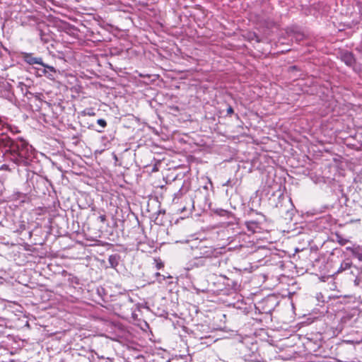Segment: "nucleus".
Wrapping results in <instances>:
<instances>
[{
    "instance_id": "obj_1",
    "label": "nucleus",
    "mask_w": 362,
    "mask_h": 362,
    "mask_svg": "<svg viewBox=\"0 0 362 362\" xmlns=\"http://www.w3.org/2000/svg\"><path fill=\"white\" fill-rule=\"evenodd\" d=\"M5 130H8L6 122L0 117V148H6V153L18 165H30L35 158V151L26 141L11 139Z\"/></svg>"
},
{
    "instance_id": "obj_2",
    "label": "nucleus",
    "mask_w": 362,
    "mask_h": 362,
    "mask_svg": "<svg viewBox=\"0 0 362 362\" xmlns=\"http://www.w3.org/2000/svg\"><path fill=\"white\" fill-rule=\"evenodd\" d=\"M278 305L276 296H268L255 304V310L261 314H271Z\"/></svg>"
},
{
    "instance_id": "obj_3",
    "label": "nucleus",
    "mask_w": 362,
    "mask_h": 362,
    "mask_svg": "<svg viewBox=\"0 0 362 362\" xmlns=\"http://www.w3.org/2000/svg\"><path fill=\"white\" fill-rule=\"evenodd\" d=\"M44 95L41 93H32L28 97V103L33 111L40 112L43 106L46 104V101L44 100Z\"/></svg>"
},
{
    "instance_id": "obj_4",
    "label": "nucleus",
    "mask_w": 362,
    "mask_h": 362,
    "mask_svg": "<svg viewBox=\"0 0 362 362\" xmlns=\"http://www.w3.org/2000/svg\"><path fill=\"white\" fill-rule=\"evenodd\" d=\"M168 275L161 274L160 273H154L156 281L159 284L165 286H172L173 284H176L177 278L170 276L169 273H165ZM155 280L153 281V282Z\"/></svg>"
},
{
    "instance_id": "obj_5",
    "label": "nucleus",
    "mask_w": 362,
    "mask_h": 362,
    "mask_svg": "<svg viewBox=\"0 0 362 362\" xmlns=\"http://www.w3.org/2000/svg\"><path fill=\"white\" fill-rule=\"evenodd\" d=\"M219 279L222 280V285L223 286L224 289L236 291L240 288V283L236 279H230L225 275L224 276H220Z\"/></svg>"
},
{
    "instance_id": "obj_6",
    "label": "nucleus",
    "mask_w": 362,
    "mask_h": 362,
    "mask_svg": "<svg viewBox=\"0 0 362 362\" xmlns=\"http://www.w3.org/2000/svg\"><path fill=\"white\" fill-rule=\"evenodd\" d=\"M21 57L24 62L27 63L29 65L43 64L42 57H34L33 53L23 52L21 53Z\"/></svg>"
},
{
    "instance_id": "obj_7",
    "label": "nucleus",
    "mask_w": 362,
    "mask_h": 362,
    "mask_svg": "<svg viewBox=\"0 0 362 362\" xmlns=\"http://www.w3.org/2000/svg\"><path fill=\"white\" fill-rule=\"evenodd\" d=\"M279 284L288 286H294L296 284V281L293 278H290L288 276L281 274L279 276L276 277V279L272 284V286H275Z\"/></svg>"
},
{
    "instance_id": "obj_8",
    "label": "nucleus",
    "mask_w": 362,
    "mask_h": 362,
    "mask_svg": "<svg viewBox=\"0 0 362 362\" xmlns=\"http://www.w3.org/2000/svg\"><path fill=\"white\" fill-rule=\"evenodd\" d=\"M341 59L349 66H354L356 63L354 54L349 51H345L341 54Z\"/></svg>"
},
{
    "instance_id": "obj_9",
    "label": "nucleus",
    "mask_w": 362,
    "mask_h": 362,
    "mask_svg": "<svg viewBox=\"0 0 362 362\" xmlns=\"http://www.w3.org/2000/svg\"><path fill=\"white\" fill-rule=\"evenodd\" d=\"M220 276H224V275L221 274L219 275H216L215 273H213L209 276L208 281L214 284L215 288L217 291H223L224 287L222 285V280L219 279Z\"/></svg>"
},
{
    "instance_id": "obj_10",
    "label": "nucleus",
    "mask_w": 362,
    "mask_h": 362,
    "mask_svg": "<svg viewBox=\"0 0 362 362\" xmlns=\"http://www.w3.org/2000/svg\"><path fill=\"white\" fill-rule=\"evenodd\" d=\"M189 188V184L188 182L185 181L183 182L182 186L180 189L177 193L175 194L173 198V202L175 204L177 203V200L182 196L184 194L187 193Z\"/></svg>"
},
{
    "instance_id": "obj_11",
    "label": "nucleus",
    "mask_w": 362,
    "mask_h": 362,
    "mask_svg": "<svg viewBox=\"0 0 362 362\" xmlns=\"http://www.w3.org/2000/svg\"><path fill=\"white\" fill-rule=\"evenodd\" d=\"M110 268L117 270V266L120 262V256L118 254L111 255L108 257Z\"/></svg>"
},
{
    "instance_id": "obj_12",
    "label": "nucleus",
    "mask_w": 362,
    "mask_h": 362,
    "mask_svg": "<svg viewBox=\"0 0 362 362\" xmlns=\"http://www.w3.org/2000/svg\"><path fill=\"white\" fill-rule=\"evenodd\" d=\"M346 249L350 251L355 257L362 261V246L353 245L352 247H347Z\"/></svg>"
},
{
    "instance_id": "obj_13",
    "label": "nucleus",
    "mask_w": 362,
    "mask_h": 362,
    "mask_svg": "<svg viewBox=\"0 0 362 362\" xmlns=\"http://www.w3.org/2000/svg\"><path fill=\"white\" fill-rule=\"evenodd\" d=\"M316 276H317L318 279L320 281H322V282H325V281H330L332 282V285L331 286L329 287V288L331 290H334L335 288H336V286H335V284L334 282V274H332V275H318L317 274H316Z\"/></svg>"
},
{
    "instance_id": "obj_14",
    "label": "nucleus",
    "mask_w": 362,
    "mask_h": 362,
    "mask_svg": "<svg viewBox=\"0 0 362 362\" xmlns=\"http://www.w3.org/2000/svg\"><path fill=\"white\" fill-rule=\"evenodd\" d=\"M245 226L249 231L255 233L257 230H259V223L256 221H248L245 222Z\"/></svg>"
},
{
    "instance_id": "obj_15",
    "label": "nucleus",
    "mask_w": 362,
    "mask_h": 362,
    "mask_svg": "<svg viewBox=\"0 0 362 362\" xmlns=\"http://www.w3.org/2000/svg\"><path fill=\"white\" fill-rule=\"evenodd\" d=\"M74 362H91L89 357L78 352L72 354Z\"/></svg>"
},
{
    "instance_id": "obj_16",
    "label": "nucleus",
    "mask_w": 362,
    "mask_h": 362,
    "mask_svg": "<svg viewBox=\"0 0 362 362\" xmlns=\"http://www.w3.org/2000/svg\"><path fill=\"white\" fill-rule=\"evenodd\" d=\"M96 294L103 302H107L109 298V295L103 287H98L96 288Z\"/></svg>"
},
{
    "instance_id": "obj_17",
    "label": "nucleus",
    "mask_w": 362,
    "mask_h": 362,
    "mask_svg": "<svg viewBox=\"0 0 362 362\" xmlns=\"http://www.w3.org/2000/svg\"><path fill=\"white\" fill-rule=\"evenodd\" d=\"M17 88L20 89L21 93L24 96L27 97V98H28V97H30L33 93L29 90V87L27 85L24 84L23 82H19Z\"/></svg>"
},
{
    "instance_id": "obj_18",
    "label": "nucleus",
    "mask_w": 362,
    "mask_h": 362,
    "mask_svg": "<svg viewBox=\"0 0 362 362\" xmlns=\"http://www.w3.org/2000/svg\"><path fill=\"white\" fill-rule=\"evenodd\" d=\"M41 66H42L44 67V69L42 70V72L45 74V75H47V74H48L47 75V77L51 78L53 77V75L52 74H50L49 72H52V73H56V69L54 66H49L46 64H45L43 62V64H41Z\"/></svg>"
},
{
    "instance_id": "obj_19",
    "label": "nucleus",
    "mask_w": 362,
    "mask_h": 362,
    "mask_svg": "<svg viewBox=\"0 0 362 362\" xmlns=\"http://www.w3.org/2000/svg\"><path fill=\"white\" fill-rule=\"evenodd\" d=\"M352 266V262L350 259L347 258L344 259L340 265L339 269L337 270V272H344L347 269H350Z\"/></svg>"
},
{
    "instance_id": "obj_20",
    "label": "nucleus",
    "mask_w": 362,
    "mask_h": 362,
    "mask_svg": "<svg viewBox=\"0 0 362 362\" xmlns=\"http://www.w3.org/2000/svg\"><path fill=\"white\" fill-rule=\"evenodd\" d=\"M153 264H155V268L158 270L163 269L164 268V262L159 257L153 259Z\"/></svg>"
},
{
    "instance_id": "obj_21",
    "label": "nucleus",
    "mask_w": 362,
    "mask_h": 362,
    "mask_svg": "<svg viewBox=\"0 0 362 362\" xmlns=\"http://www.w3.org/2000/svg\"><path fill=\"white\" fill-rule=\"evenodd\" d=\"M40 40L43 43H47L49 41V35L45 34L40 28H38Z\"/></svg>"
},
{
    "instance_id": "obj_22",
    "label": "nucleus",
    "mask_w": 362,
    "mask_h": 362,
    "mask_svg": "<svg viewBox=\"0 0 362 362\" xmlns=\"http://www.w3.org/2000/svg\"><path fill=\"white\" fill-rule=\"evenodd\" d=\"M191 247L193 250L202 247V242L199 240H192L191 241Z\"/></svg>"
},
{
    "instance_id": "obj_23",
    "label": "nucleus",
    "mask_w": 362,
    "mask_h": 362,
    "mask_svg": "<svg viewBox=\"0 0 362 362\" xmlns=\"http://www.w3.org/2000/svg\"><path fill=\"white\" fill-rule=\"evenodd\" d=\"M354 284L362 288V273H358V276H356L354 280Z\"/></svg>"
},
{
    "instance_id": "obj_24",
    "label": "nucleus",
    "mask_w": 362,
    "mask_h": 362,
    "mask_svg": "<svg viewBox=\"0 0 362 362\" xmlns=\"http://www.w3.org/2000/svg\"><path fill=\"white\" fill-rule=\"evenodd\" d=\"M69 279L68 280L71 282V284H79V279L77 277H75L71 273H68Z\"/></svg>"
},
{
    "instance_id": "obj_25",
    "label": "nucleus",
    "mask_w": 362,
    "mask_h": 362,
    "mask_svg": "<svg viewBox=\"0 0 362 362\" xmlns=\"http://www.w3.org/2000/svg\"><path fill=\"white\" fill-rule=\"evenodd\" d=\"M190 207H193V204H192L191 199H189V202L188 206H185L183 207L178 208L177 210L180 211V213H182V212H184L185 211L189 210Z\"/></svg>"
},
{
    "instance_id": "obj_26",
    "label": "nucleus",
    "mask_w": 362,
    "mask_h": 362,
    "mask_svg": "<svg viewBox=\"0 0 362 362\" xmlns=\"http://www.w3.org/2000/svg\"><path fill=\"white\" fill-rule=\"evenodd\" d=\"M248 38L250 40H255L257 42H259L260 41L258 35L255 33H249Z\"/></svg>"
},
{
    "instance_id": "obj_27",
    "label": "nucleus",
    "mask_w": 362,
    "mask_h": 362,
    "mask_svg": "<svg viewBox=\"0 0 362 362\" xmlns=\"http://www.w3.org/2000/svg\"><path fill=\"white\" fill-rule=\"evenodd\" d=\"M6 148H0V157H5L6 159H8L11 161H13L8 156L6 155Z\"/></svg>"
},
{
    "instance_id": "obj_28",
    "label": "nucleus",
    "mask_w": 362,
    "mask_h": 362,
    "mask_svg": "<svg viewBox=\"0 0 362 362\" xmlns=\"http://www.w3.org/2000/svg\"><path fill=\"white\" fill-rule=\"evenodd\" d=\"M97 123L103 128L104 129L107 126V122L104 119H99L97 121Z\"/></svg>"
},
{
    "instance_id": "obj_29",
    "label": "nucleus",
    "mask_w": 362,
    "mask_h": 362,
    "mask_svg": "<svg viewBox=\"0 0 362 362\" xmlns=\"http://www.w3.org/2000/svg\"><path fill=\"white\" fill-rule=\"evenodd\" d=\"M337 241L339 243V245H346L349 242V240L338 236Z\"/></svg>"
},
{
    "instance_id": "obj_30",
    "label": "nucleus",
    "mask_w": 362,
    "mask_h": 362,
    "mask_svg": "<svg viewBox=\"0 0 362 362\" xmlns=\"http://www.w3.org/2000/svg\"><path fill=\"white\" fill-rule=\"evenodd\" d=\"M194 257H196L195 259H196V262H194V264L195 265H198V264H202L204 260L202 259V257H199L197 258V254H194Z\"/></svg>"
},
{
    "instance_id": "obj_31",
    "label": "nucleus",
    "mask_w": 362,
    "mask_h": 362,
    "mask_svg": "<svg viewBox=\"0 0 362 362\" xmlns=\"http://www.w3.org/2000/svg\"><path fill=\"white\" fill-rule=\"evenodd\" d=\"M98 219L102 223H105L106 221V216L105 214H101L98 216Z\"/></svg>"
},
{
    "instance_id": "obj_32",
    "label": "nucleus",
    "mask_w": 362,
    "mask_h": 362,
    "mask_svg": "<svg viewBox=\"0 0 362 362\" xmlns=\"http://www.w3.org/2000/svg\"><path fill=\"white\" fill-rule=\"evenodd\" d=\"M233 112H234L233 108L230 105H229V106L228 107V108H227V113H228V115H231V114H233Z\"/></svg>"
},
{
    "instance_id": "obj_33",
    "label": "nucleus",
    "mask_w": 362,
    "mask_h": 362,
    "mask_svg": "<svg viewBox=\"0 0 362 362\" xmlns=\"http://www.w3.org/2000/svg\"><path fill=\"white\" fill-rule=\"evenodd\" d=\"M223 186H232L230 180H228L224 184H223Z\"/></svg>"
},
{
    "instance_id": "obj_34",
    "label": "nucleus",
    "mask_w": 362,
    "mask_h": 362,
    "mask_svg": "<svg viewBox=\"0 0 362 362\" xmlns=\"http://www.w3.org/2000/svg\"><path fill=\"white\" fill-rule=\"evenodd\" d=\"M356 50L357 52H358L359 53L362 54V45L358 46L356 48Z\"/></svg>"
},
{
    "instance_id": "obj_35",
    "label": "nucleus",
    "mask_w": 362,
    "mask_h": 362,
    "mask_svg": "<svg viewBox=\"0 0 362 362\" xmlns=\"http://www.w3.org/2000/svg\"><path fill=\"white\" fill-rule=\"evenodd\" d=\"M100 247H98V246H94V251L96 252H100Z\"/></svg>"
},
{
    "instance_id": "obj_36",
    "label": "nucleus",
    "mask_w": 362,
    "mask_h": 362,
    "mask_svg": "<svg viewBox=\"0 0 362 362\" xmlns=\"http://www.w3.org/2000/svg\"><path fill=\"white\" fill-rule=\"evenodd\" d=\"M108 245H105V246H103L102 247V250H103V252L107 248Z\"/></svg>"
},
{
    "instance_id": "obj_37",
    "label": "nucleus",
    "mask_w": 362,
    "mask_h": 362,
    "mask_svg": "<svg viewBox=\"0 0 362 362\" xmlns=\"http://www.w3.org/2000/svg\"><path fill=\"white\" fill-rule=\"evenodd\" d=\"M89 115H95V112H88V113Z\"/></svg>"
},
{
    "instance_id": "obj_38",
    "label": "nucleus",
    "mask_w": 362,
    "mask_h": 362,
    "mask_svg": "<svg viewBox=\"0 0 362 362\" xmlns=\"http://www.w3.org/2000/svg\"><path fill=\"white\" fill-rule=\"evenodd\" d=\"M263 277H264V279H267V278H268V277H267V276L266 274H264V275H263Z\"/></svg>"
},
{
    "instance_id": "obj_39",
    "label": "nucleus",
    "mask_w": 362,
    "mask_h": 362,
    "mask_svg": "<svg viewBox=\"0 0 362 362\" xmlns=\"http://www.w3.org/2000/svg\"><path fill=\"white\" fill-rule=\"evenodd\" d=\"M99 133H101L103 132V130H97Z\"/></svg>"
},
{
    "instance_id": "obj_40",
    "label": "nucleus",
    "mask_w": 362,
    "mask_h": 362,
    "mask_svg": "<svg viewBox=\"0 0 362 362\" xmlns=\"http://www.w3.org/2000/svg\"><path fill=\"white\" fill-rule=\"evenodd\" d=\"M97 300V302H98V303H101L102 304V303L100 300Z\"/></svg>"
}]
</instances>
